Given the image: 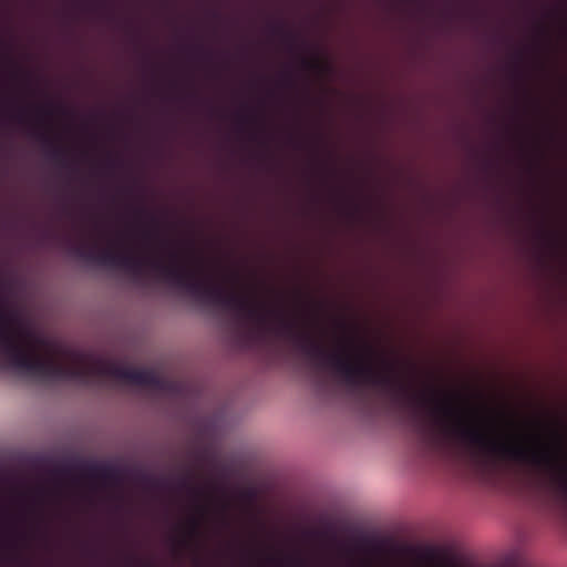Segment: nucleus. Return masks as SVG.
I'll return each mask as SVG.
<instances>
[{"label": "nucleus", "mask_w": 567, "mask_h": 567, "mask_svg": "<svg viewBox=\"0 0 567 567\" xmlns=\"http://www.w3.org/2000/svg\"><path fill=\"white\" fill-rule=\"evenodd\" d=\"M42 344L41 339L0 308V363L9 369L44 381H75L83 386L96 385L100 379L111 378L173 395L183 392L181 381L150 369L127 368L103 360L86 364L81 353L73 354L75 364H64L53 355H41Z\"/></svg>", "instance_id": "1"}, {"label": "nucleus", "mask_w": 567, "mask_h": 567, "mask_svg": "<svg viewBox=\"0 0 567 567\" xmlns=\"http://www.w3.org/2000/svg\"><path fill=\"white\" fill-rule=\"evenodd\" d=\"M445 436L470 447L484 475L509 466L526 467L545 476L567 499V457L560 449L527 444L512 435H487L468 422L465 410L450 394H445Z\"/></svg>", "instance_id": "2"}, {"label": "nucleus", "mask_w": 567, "mask_h": 567, "mask_svg": "<svg viewBox=\"0 0 567 567\" xmlns=\"http://www.w3.org/2000/svg\"><path fill=\"white\" fill-rule=\"evenodd\" d=\"M38 138L43 142V144L48 147V157L59 164L62 167L68 166V162L65 159V150L53 144V141L43 133L38 134Z\"/></svg>", "instance_id": "3"}, {"label": "nucleus", "mask_w": 567, "mask_h": 567, "mask_svg": "<svg viewBox=\"0 0 567 567\" xmlns=\"http://www.w3.org/2000/svg\"><path fill=\"white\" fill-rule=\"evenodd\" d=\"M86 475L92 478L111 481L115 477V471L109 466L91 465L86 468Z\"/></svg>", "instance_id": "4"}, {"label": "nucleus", "mask_w": 567, "mask_h": 567, "mask_svg": "<svg viewBox=\"0 0 567 567\" xmlns=\"http://www.w3.org/2000/svg\"><path fill=\"white\" fill-rule=\"evenodd\" d=\"M271 31L275 34H280L291 47L295 44L296 37L291 32L287 31L282 24L271 25Z\"/></svg>", "instance_id": "5"}, {"label": "nucleus", "mask_w": 567, "mask_h": 567, "mask_svg": "<svg viewBox=\"0 0 567 567\" xmlns=\"http://www.w3.org/2000/svg\"><path fill=\"white\" fill-rule=\"evenodd\" d=\"M300 64H301L302 69H305L307 71L317 72V71H321V69H322L321 63L317 59H308V58L302 56L300 59Z\"/></svg>", "instance_id": "6"}, {"label": "nucleus", "mask_w": 567, "mask_h": 567, "mask_svg": "<svg viewBox=\"0 0 567 567\" xmlns=\"http://www.w3.org/2000/svg\"><path fill=\"white\" fill-rule=\"evenodd\" d=\"M178 485L181 488L188 489L192 494L199 497L203 495V489L199 487H196L192 484L189 477H183L178 481Z\"/></svg>", "instance_id": "7"}, {"label": "nucleus", "mask_w": 567, "mask_h": 567, "mask_svg": "<svg viewBox=\"0 0 567 567\" xmlns=\"http://www.w3.org/2000/svg\"><path fill=\"white\" fill-rule=\"evenodd\" d=\"M188 527H189V529H188L189 536L197 538L199 536V529H200L199 519L196 517L190 518L189 523H188Z\"/></svg>", "instance_id": "8"}, {"label": "nucleus", "mask_w": 567, "mask_h": 567, "mask_svg": "<svg viewBox=\"0 0 567 567\" xmlns=\"http://www.w3.org/2000/svg\"><path fill=\"white\" fill-rule=\"evenodd\" d=\"M288 561L291 563L295 567H305V561L300 557H288Z\"/></svg>", "instance_id": "9"}, {"label": "nucleus", "mask_w": 567, "mask_h": 567, "mask_svg": "<svg viewBox=\"0 0 567 567\" xmlns=\"http://www.w3.org/2000/svg\"><path fill=\"white\" fill-rule=\"evenodd\" d=\"M286 86H292L295 84L291 73H286L282 80Z\"/></svg>", "instance_id": "10"}, {"label": "nucleus", "mask_w": 567, "mask_h": 567, "mask_svg": "<svg viewBox=\"0 0 567 567\" xmlns=\"http://www.w3.org/2000/svg\"><path fill=\"white\" fill-rule=\"evenodd\" d=\"M360 547L368 548L372 545V540L370 538L363 537L359 542Z\"/></svg>", "instance_id": "11"}, {"label": "nucleus", "mask_w": 567, "mask_h": 567, "mask_svg": "<svg viewBox=\"0 0 567 567\" xmlns=\"http://www.w3.org/2000/svg\"><path fill=\"white\" fill-rule=\"evenodd\" d=\"M238 118L240 123L256 122V117L252 115H240Z\"/></svg>", "instance_id": "12"}, {"label": "nucleus", "mask_w": 567, "mask_h": 567, "mask_svg": "<svg viewBox=\"0 0 567 567\" xmlns=\"http://www.w3.org/2000/svg\"><path fill=\"white\" fill-rule=\"evenodd\" d=\"M39 113L41 114H45V115H51L52 114V107L51 106H41L38 109Z\"/></svg>", "instance_id": "13"}, {"label": "nucleus", "mask_w": 567, "mask_h": 567, "mask_svg": "<svg viewBox=\"0 0 567 567\" xmlns=\"http://www.w3.org/2000/svg\"><path fill=\"white\" fill-rule=\"evenodd\" d=\"M234 284H237L239 281V275L237 272L231 274L228 277Z\"/></svg>", "instance_id": "14"}, {"label": "nucleus", "mask_w": 567, "mask_h": 567, "mask_svg": "<svg viewBox=\"0 0 567 567\" xmlns=\"http://www.w3.org/2000/svg\"><path fill=\"white\" fill-rule=\"evenodd\" d=\"M19 123H24V115L23 113H20L18 114L16 117H14Z\"/></svg>", "instance_id": "15"}, {"label": "nucleus", "mask_w": 567, "mask_h": 567, "mask_svg": "<svg viewBox=\"0 0 567 567\" xmlns=\"http://www.w3.org/2000/svg\"><path fill=\"white\" fill-rule=\"evenodd\" d=\"M267 561L270 564H275V563L277 564V563H280L281 560L276 559L274 556H269L267 558Z\"/></svg>", "instance_id": "16"}, {"label": "nucleus", "mask_w": 567, "mask_h": 567, "mask_svg": "<svg viewBox=\"0 0 567 567\" xmlns=\"http://www.w3.org/2000/svg\"><path fill=\"white\" fill-rule=\"evenodd\" d=\"M150 219H151V223L157 228L158 220L153 215H150Z\"/></svg>", "instance_id": "17"}, {"label": "nucleus", "mask_w": 567, "mask_h": 567, "mask_svg": "<svg viewBox=\"0 0 567 567\" xmlns=\"http://www.w3.org/2000/svg\"><path fill=\"white\" fill-rule=\"evenodd\" d=\"M137 214L138 215H146V210L141 208V209L137 210Z\"/></svg>", "instance_id": "18"}, {"label": "nucleus", "mask_w": 567, "mask_h": 567, "mask_svg": "<svg viewBox=\"0 0 567 567\" xmlns=\"http://www.w3.org/2000/svg\"><path fill=\"white\" fill-rule=\"evenodd\" d=\"M425 439L430 441L431 444H434V439L425 435Z\"/></svg>", "instance_id": "19"}, {"label": "nucleus", "mask_w": 567, "mask_h": 567, "mask_svg": "<svg viewBox=\"0 0 567 567\" xmlns=\"http://www.w3.org/2000/svg\"><path fill=\"white\" fill-rule=\"evenodd\" d=\"M144 235H145V237L148 238V237H151L152 233L151 231H145Z\"/></svg>", "instance_id": "20"}, {"label": "nucleus", "mask_w": 567, "mask_h": 567, "mask_svg": "<svg viewBox=\"0 0 567 567\" xmlns=\"http://www.w3.org/2000/svg\"><path fill=\"white\" fill-rule=\"evenodd\" d=\"M197 50L200 51V52H204L203 47H197Z\"/></svg>", "instance_id": "21"}, {"label": "nucleus", "mask_w": 567, "mask_h": 567, "mask_svg": "<svg viewBox=\"0 0 567 567\" xmlns=\"http://www.w3.org/2000/svg\"><path fill=\"white\" fill-rule=\"evenodd\" d=\"M163 245H164L165 247H167V246H168V241L163 240Z\"/></svg>", "instance_id": "22"}, {"label": "nucleus", "mask_w": 567, "mask_h": 567, "mask_svg": "<svg viewBox=\"0 0 567 567\" xmlns=\"http://www.w3.org/2000/svg\"><path fill=\"white\" fill-rule=\"evenodd\" d=\"M198 508L200 512H204V509H205L203 506H199Z\"/></svg>", "instance_id": "23"}]
</instances>
